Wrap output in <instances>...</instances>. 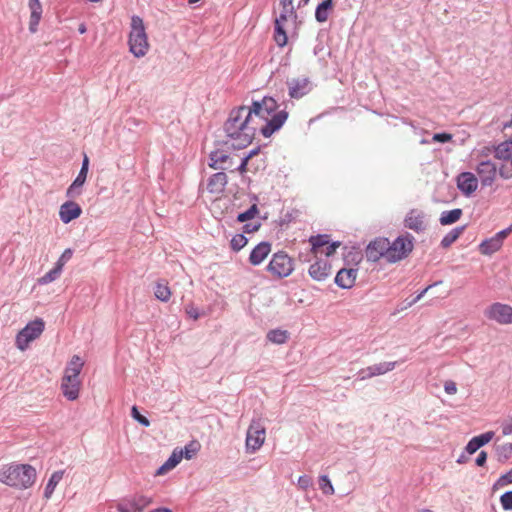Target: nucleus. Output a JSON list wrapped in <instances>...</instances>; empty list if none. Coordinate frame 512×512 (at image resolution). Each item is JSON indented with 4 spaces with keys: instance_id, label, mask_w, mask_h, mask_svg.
Wrapping results in <instances>:
<instances>
[{
    "instance_id": "nucleus-27",
    "label": "nucleus",
    "mask_w": 512,
    "mask_h": 512,
    "mask_svg": "<svg viewBox=\"0 0 512 512\" xmlns=\"http://www.w3.org/2000/svg\"><path fill=\"white\" fill-rule=\"evenodd\" d=\"M63 475H64V471L60 470V471H55L51 477L49 478L47 484H46V487L44 489V497L46 499H49L51 498L52 494L54 493L55 491V488L56 486L58 485V483L62 480L63 478Z\"/></svg>"
},
{
    "instance_id": "nucleus-38",
    "label": "nucleus",
    "mask_w": 512,
    "mask_h": 512,
    "mask_svg": "<svg viewBox=\"0 0 512 512\" xmlns=\"http://www.w3.org/2000/svg\"><path fill=\"white\" fill-rule=\"evenodd\" d=\"M247 238L243 234H236L230 241L231 249L235 252L240 251L247 244Z\"/></svg>"
},
{
    "instance_id": "nucleus-22",
    "label": "nucleus",
    "mask_w": 512,
    "mask_h": 512,
    "mask_svg": "<svg viewBox=\"0 0 512 512\" xmlns=\"http://www.w3.org/2000/svg\"><path fill=\"white\" fill-rule=\"evenodd\" d=\"M495 433L487 431L483 434L473 437L466 445L465 450L468 454L472 455L482 446L488 444L493 438Z\"/></svg>"
},
{
    "instance_id": "nucleus-51",
    "label": "nucleus",
    "mask_w": 512,
    "mask_h": 512,
    "mask_svg": "<svg viewBox=\"0 0 512 512\" xmlns=\"http://www.w3.org/2000/svg\"><path fill=\"white\" fill-rule=\"evenodd\" d=\"M500 486H504V485H507V484H511L512 483V469L507 472L506 474L502 475L498 482H497Z\"/></svg>"
},
{
    "instance_id": "nucleus-14",
    "label": "nucleus",
    "mask_w": 512,
    "mask_h": 512,
    "mask_svg": "<svg viewBox=\"0 0 512 512\" xmlns=\"http://www.w3.org/2000/svg\"><path fill=\"white\" fill-rule=\"evenodd\" d=\"M397 365L396 361L393 362H382L371 365L367 368H363L359 371L358 375L361 380L372 378L374 376L383 375L395 369Z\"/></svg>"
},
{
    "instance_id": "nucleus-45",
    "label": "nucleus",
    "mask_w": 512,
    "mask_h": 512,
    "mask_svg": "<svg viewBox=\"0 0 512 512\" xmlns=\"http://www.w3.org/2000/svg\"><path fill=\"white\" fill-rule=\"evenodd\" d=\"M131 416L143 426H149L150 424L148 419L139 412L136 406L132 407Z\"/></svg>"
},
{
    "instance_id": "nucleus-44",
    "label": "nucleus",
    "mask_w": 512,
    "mask_h": 512,
    "mask_svg": "<svg viewBox=\"0 0 512 512\" xmlns=\"http://www.w3.org/2000/svg\"><path fill=\"white\" fill-rule=\"evenodd\" d=\"M258 154V150H253L251 151L247 156H245L243 159H242V162L240 164V166L238 167V171L241 173V174H244L248 171V164H249V161L250 159L254 156Z\"/></svg>"
},
{
    "instance_id": "nucleus-17",
    "label": "nucleus",
    "mask_w": 512,
    "mask_h": 512,
    "mask_svg": "<svg viewBox=\"0 0 512 512\" xmlns=\"http://www.w3.org/2000/svg\"><path fill=\"white\" fill-rule=\"evenodd\" d=\"M227 185V175L224 172H218L208 179L206 190L211 196L217 198L221 195Z\"/></svg>"
},
{
    "instance_id": "nucleus-1",
    "label": "nucleus",
    "mask_w": 512,
    "mask_h": 512,
    "mask_svg": "<svg viewBox=\"0 0 512 512\" xmlns=\"http://www.w3.org/2000/svg\"><path fill=\"white\" fill-rule=\"evenodd\" d=\"M288 118L285 110H279L276 100L264 97L253 101L251 106L231 110L224 124V131L235 148L247 147L257 133L268 138L279 130Z\"/></svg>"
},
{
    "instance_id": "nucleus-30",
    "label": "nucleus",
    "mask_w": 512,
    "mask_h": 512,
    "mask_svg": "<svg viewBox=\"0 0 512 512\" xmlns=\"http://www.w3.org/2000/svg\"><path fill=\"white\" fill-rule=\"evenodd\" d=\"M461 216L462 210L456 208L450 211L442 212L439 221L442 225H450L457 222L461 218Z\"/></svg>"
},
{
    "instance_id": "nucleus-54",
    "label": "nucleus",
    "mask_w": 512,
    "mask_h": 512,
    "mask_svg": "<svg viewBox=\"0 0 512 512\" xmlns=\"http://www.w3.org/2000/svg\"><path fill=\"white\" fill-rule=\"evenodd\" d=\"M292 16H290L289 14H286L284 12L281 11L279 17H277L275 19V24H279V25H285L287 24L288 22V19L291 18Z\"/></svg>"
},
{
    "instance_id": "nucleus-25",
    "label": "nucleus",
    "mask_w": 512,
    "mask_h": 512,
    "mask_svg": "<svg viewBox=\"0 0 512 512\" xmlns=\"http://www.w3.org/2000/svg\"><path fill=\"white\" fill-rule=\"evenodd\" d=\"M308 241L311 245V253L314 257H317L318 255H322V249L329 244L330 236L327 234H319L311 236Z\"/></svg>"
},
{
    "instance_id": "nucleus-7",
    "label": "nucleus",
    "mask_w": 512,
    "mask_h": 512,
    "mask_svg": "<svg viewBox=\"0 0 512 512\" xmlns=\"http://www.w3.org/2000/svg\"><path fill=\"white\" fill-rule=\"evenodd\" d=\"M45 328V322L41 318H36L30 321L23 329H21L16 335L15 344L16 347L25 351L29 344L39 338Z\"/></svg>"
},
{
    "instance_id": "nucleus-58",
    "label": "nucleus",
    "mask_w": 512,
    "mask_h": 512,
    "mask_svg": "<svg viewBox=\"0 0 512 512\" xmlns=\"http://www.w3.org/2000/svg\"><path fill=\"white\" fill-rule=\"evenodd\" d=\"M171 296V292L166 288L165 291L162 290V302L167 301Z\"/></svg>"
},
{
    "instance_id": "nucleus-62",
    "label": "nucleus",
    "mask_w": 512,
    "mask_h": 512,
    "mask_svg": "<svg viewBox=\"0 0 512 512\" xmlns=\"http://www.w3.org/2000/svg\"><path fill=\"white\" fill-rule=\"evenodd\" d=\"M78 31L80 34H84L86 32V26L85 24H80L78 27Z\"/></svg>"
},
{
    "instance_id": "nucleus-49",
    "label": "nucleus",
    "mask_w": 512,
    "mask_h": 512,
    "mask_svg": "<svg viewBox=\"0 0 512 512\" xmlns=\"http://www.w3.org/2000/svg\"><path fill=\"white\" fill-rule=\"evenodd\" d=\"M444 390L447 394L449 395H454L457 393V386H456V383L454 381H446L444 383Z\"/></svg>"
},
{
    "instance_id": "nucleus-61",
    "label": "nucleus",
    "mask_w": 512,
    "mask_h": 512,
    "mask_svg": "<svg viewBox=\"0 0 512 512\" xmlns=\"http://www.w3.org/2000/svg\"><path fill=\"white\" fill-rule=\"evenodd\" d=\"M499 174L504 179H508V178L512 177V175H509V174H507V172H505L504 167L500 168Z\"/></svg>"
},
{
    "instance_id": "nucleus-40",
    "label": "nucleus",
    "mask_w": 512,
    "mask_h": 512,
    "mask_svg": "<svg viewBox=\"0 0 512 512\" xmlns=\"http://www.w3.org/2000/svg\"><path fill=\"white\" fill-rule=\"evenodd\" d=\"M30 10H31V16H30V21H29V30L32 33H35L37 31V26L41 19L42 9H40V10L30 9Z\"/></svg>"
},
{
    "instance_id": "nucleus-37",
    "label": "nucleus",
    "mask_w": 512,
    "mask_h": 512,
    "mask_svg": "<svg viewBox=\"0 0 512 512\" xmlns=\"http://www.w3.org/2000/svg\"><path fill=\"white\" fill-rule=\"evenodd\" d=\"M62 270H60L58 267H54L49 272H47L45 275L40 277L38 279V283L41 285L49 284L53 281H55L61 274Z\"/></svg>"
},
{
    "instance_id": "nucleus-10",
    "label": "nucleus",
    "mask_w": 512,
    "mask_h": 512,
    "mask_svg": "<svg viewBox=\"0 0 512 512\" xmlns=\"http://www.w3.org/2000/svg\"><path fill=\"white\" fill-rule=\"evenodd\" d=\"M366 258L371 262L384 258L388 262V239L377 238L370 242L366 248Z\"/></svg>"
},
{
    "instance_id": "nucleus-63",
    "label": "nucleus",
    "mask_w": 512,
    "mask_h": 512,
    "mask_svg": "<svg viewBox=\"0 0 512 512\" xmlns=\"http://www.w3.org/2000/svg\"><path fill=\"white\" fill-rule=\"evenodd\" d=\"M188 313L194 318V319H197L198 318V314H195V312H190L188 311Z\"/></svg>"
},
{
    "instance_id": "nucleus-13",
    "label": "nucleus",
    "mask_w": 512,
    "mask_h": 512,
    "mask_svg": "<svg viewBox=\"0 0 512 512\" xmlns=\"http://www.w3.org/2000/svg\"><path fill=\"white\" fill-rule=\"evenodd\" d=\"M89 169V158L87 155L84 156L82 167L80 169L79 174L73 183L68 187L66 195L69 198H75L81 194L80 188L84 185Z\"/></svg>"
},
{
    "instance_id": "nucleus-5",
    "label": "nucleus",
    "mask_w": 512,
    "mask_h": 512,
    "mask_svg": "<svg viewBox=\"0 0 512 512\" xmlns=\"http://www.w3.org/2000/svg\"><path fill=\"white\" fill-rule=\"evenodd\" d=\"M294 269V259L284 251L274 253L267 266L268 273L276 279H282L290 276Z\"/></svg>"
},
{
    "instance_id": "nucleus-33",
    "label": "nucleus",
    "mask_w": 512,
    "mask_h": 512,
    "mask_svg": "<svg viewBox=\"0 0 512 512\" xmlns=\"http://www.w3.org/2000/svg\"><path fill=\"white\" fill-rule=\"evenodd\" d=\"M267 339L275 344H284L288 339L286 330L274 329L268 332Z\"/></svg>"
},
{
    "instance_id": "nucleus-36",
    "label": "nucleus",
    "mask_w": 512,
    "mask_h": 512,
    "mask_svg": "<svg viewBox=\"0 0 512 512\" xmlns=\"http://www.w3.org/2000/svg\"><path fill=\"white\" fill-rule=\"evenodd\" d=\"M199 449L200 444L197 441H191L183 449H178V451L183 452V458L190 460L196 456Z\"/></svg>"
},
{
    "instance_id": "nucleus-24",
    "label": "nucleus",
    "mask_w": 512,
    "mask_h": 512,
    "mask_svg": "<svg viewBox=\"0 0 512 512\" xmlns=\"http://www.w3.org/2000/svg\"><path fill=\"white\" fill-rule=\"evenodd\" d=\"M493 151L496 159L509 162L512 165V138L495 146Z\"/></svg>"
},
{
    "instance_id": "nucleus-9",
    "label": "nucleus",
    "mask_w": 512,
    "mask_h": 512,
    "mask_svg": "<svg viewBox=\"0 0 512 512\" xmlns=\"http://www.w3.org/2000/svg\"><path fill=\"white\" fill-rule=\"evenodd\" d=\"M484 315L500 325L512 324V306L500 302H495L488 306Z\"/></svg>"
},
{
    "instance_id": "nucleus-23",
    "label": "nucleus",
    "mask_w": 512,
    "mask_h": 512,
    "mask_svg": "<svg viewBox=\"0 0 512 512\" xmlns=\"http://www.w3.org/2000/svg\"><path fill=\"white\" fill-rule=\"evenodd\" d=\"M271 252V244L269 242L259 243L250 253L249 262L254 265H260Z\"/></svg>"
},
{
    "instance_id": "nucleus-29",
    "label": "nucleus",
    "mask_w": 512,
    "mask_h": 512,
    "mask_svg": "<svg viewBox=\"0 0 512 512\" xmlns=\"http://www.w3.org/2000/svg\"><path fill=\"white\" fill-rule=\"evenodd\" d=\"M464 230H465V226H459V227L452 229L441 240V246L443 248L450 247L463 234Z\"/></svg>"
},
{
    "instance_id": "nucleus-53",
    "label": "nucleus",
    "mask_w": 512,
    "mask_h": 512,
    "mask_svg": "<svg viewBox=\"0 0 512 512\" xmlns=\"http://www.w3.org/2000/svg\"><path fill=\"white\" fill-rule=\"evenodd\" d=\"M512 232V226H510L507 229H504L498 233H496L494 236L500 240V242L503 244L504 240L507 238V236Z\"/></svg>"
},
{
    "instance_id": "nucleus-57",
    "label": "nucleus",
    "mask_w": 512,
    "mask_h": 512,
    "mask_svg": "<svg viewBox=\"0 0 512 512\" xmlns=\"http://www.w3.org/2000/svg\"><path fill=\"white\" fill-rule=\"evenodd\" d=\"M29 8L40 10L42 9V6L39 0H29Z\"/></svg>"
},
{
    "instance_id": "nucleus-60",
    "label": "nucleus",
    "mask_w": 512,
    "mask_h": 512,
    "mask_svg": "<svg viewBox=\"0 0 512 512\" xmlns=\"http://www.w3.org/2000/svg\"><path fill=\"white\" fill-rule=\"evenodd\" d=\"M244 229H245V232L250 233V232H253V231L257 230L258 229V225H253L251 227L250 224H247V225H245Z\"/></svg>"
},
{
    "instance_id": "nucleus-32",
    "label": "nucleus",
    "mask_w": 512,
    "mask_h": 512,
    "mask_svg": "<svg viewBox=\"0 0 512 512\" xmlns=\"http://www.w3.org/2000/svg\"><path fill=\"white\" fill-rule=\"evenodd\" d=\"M183 459V452L178 451V449H175L172 453V455L168 458V460L162 464V474L166 473L173 468H175Z\"/></svg>"
},
{
    "instance_id": "nucleus-35",
    "label": "nucleus",
    "mask_w": 512,
    "mask_h": 512,
    "mask_svg": "<svg viewBox=\"0 0 512 512\" xmlns=\"http://www.w3.org/2000/svg\"><path fill=\"white\" fill-rule=\"evenodd\" d=\"M495 452L500 461H506L512 455V443L495 445Z\"/></svg>"
},
{
    "instance_id": "nucleus-4",
    "label": "nucleus",
    "mask_w": 512,
    "mask_h": 512,
    "mask_svg": "<svg viewBox=\"0 0 512 512\" xmlns=\"http://www.w3.org/2000/svg\"><path fill=\"white\" fill-rule=\"evenodd\" d=\"M129 46L131 53L136 57L144 56L149 48L143 21L138 16H133L131 19Z\"/></svg>"
},
{
    "instance_id": "nucleus-46",
    "label": "nucleus",
    "mask_w": 512,
    "mask_h": 512,
    "mask_svg": "<svg viewBox=\"0 0 512 512\" xmlns=\"http://www.w3.org/2000/svg\"><path fill=\"white\" fill-rule=\"evenodd\" d=\"M501 505L505 510H512V491L505 492L500 498Z\"/></svg>"
},
{
    "instance_id": "nucleus-12",
    "label": "nucleus",
    "mask_w": 512,
    "mask_h": 512,
    "mask_svg": "<svg viewBox=\"0 0 512 512\" xmlns=\"http://www.w3.org/2000/svg\"><path fill=\"white\" fill-rule=\"evenodd\" d=\"M151 503V499L146 496H137L127 499L117 504L119 512H142Z\"/></svg>"
},
{
    "instance_id": "nucleus-3",
    "label": "nucleus",
    "mask_w": 512,
    "mask_h": 512,
    "mask_svg": "<svg viewBox=\"0 0 512 512\" xmlns=\"http://www.w3.org/2000/svg\"><path fill=\"white\" fill-rule=\"evenodd\" d=\"M84 363L79 355H73L64 368L60 389L63 396L69 401H75L79 398L82 388L80 373Z\"/></svg>"
},
{
    "instance_id": "nucleus-21",
    "label": "nucleus",
    "mask_w": 512,
    "mask_h": 512,
    "mask_svg": "<svg viewBox=\"0 0 512 512\" xmlns=\"http://www.w3.org/2000/svg\"><path fill=\"white\" fill-rule=\"evenodd\" d=\"M357 274H358V272L356 269L343 268L338 271V273L335 277V283L343 289H349V288L353 287V285L355 284Z\"/></svg>"
},
{
    "instance_id": "nucleus-59",
    "label": "nucleus",
    "mask_w": 512,
    "mask_h": 512,
    "mask_svg": "<svg viewBox=\"0 0 512 512\" xmlns=\"http://www.w3.org/2000/svg\"><path fill=\"white\" fill-rule=\"evenodd\" d=\"M430 288H431V286H428L421 293H419L417 295V297L413 300V303H416L417 301H419Z\"/></svg>"
},
{
    "instance_id": "nucleus-19",
    "label": "nucleus",
    "mask_w": 512,
    "mask_h": 512,
    "mask_svg": "<svg viewBox=\"0 0 512 512\" xmlns=\"http://www.w3.org/2000/svg\"><path fill=\"white\" fill-rule=\"evenodd\" d=\"M308 273L316 281H324L331 274V265L327 260L319 259L310 265Z\"/></svg>"
},
{
    "instance_id": "nucleus-11",
    "label": "nucleus",
    "mask_w": 512,
    "mask_h": 512,
    "mask_svg": "<svg viewBox=\"0 0 512 512\" xmlns=\"http://www.w3.org/2000/svg\"><path fill=\"white\" fill-rule=\"evenodd\" d=\"M476 172L480 178L482 186L484 187L491 186L496 180V165L489 160L481 161L476 168Z\"/></svg>"
},
{
    "instance_id": "nucleus-8",
    "label": "nucleus",
    "mask_w": 512,
    "mask_h": 512,
    "mask_svg": "<svg viewBox=\"0 0 512 512\" xmlns=\"http://www.w3.org/2000/svg\"><path fill=\"white\" fill-rule=\"evenodd\" d=\"M266 439L265 427L259 420H252L246 434V449L250 453L259 450Z\"/></svg>"
},
{
    "instance_id": "nucleus-34",
    "label": "nucleus",
    "mask_w": 512,
    "mask_h": 512,
    "mask_svg": "<svg viewBox=\"0 0 512 512\" xmlns=\"http://www.w3.org/2000/svg\"><path fill=\"white\" fill-rule=\"evenodd\" d=\"M274 40L279 47H284L287 44L288 36L285 25L275 24Z\"/></svg>"
},
{
    "instance_id": "nucleus-43",
    "label": "nucleus",
    "mask_w": 512,
    "mask_h": 512,
    "mask_svg": "<svg viewBox=\"0 0 512 512\" xmlns=\"http://www.w3.org/2000/svg\"><path fill=\"white\" fill-rule=\"evenodd\" d=\"M280 5L282 7V12L289 14L296 18V12L293 6V0H280Z\"/></svg>"
},
{
    "instance_id": "nucleus-56",
    "label": "nucleus",
    "mask_w": 512,
    "mask_h": 512,
    "mask_svg": "<svg viewBox=\"0 0 512 512\" xmlns=\"http://www.w3.org/2000/svg\"><path fill=\"white\" fill-rule=\"evenodd\" d=\"M502 434L504 436L512 434V421L502 424Z\"/></svg>"
},
{
    "instance_id": "nucleus-52",
    "label": "nucleus",
    "mask_w": 512,
    "mask_h": 512,
    "mask_svg": "<svg viewBox=\"0 0 512 512\" xmlns=\"http://www.w3.org/2000/svg\"><path fill=\"white\" fill-rule=\"evenodd\" d=\"M512 232V226H510L507 229H504L498 233H496L494 236L500 240V242L503 244L504 240L507 238V236Z\"/></svg>"
},
{
    "instance_id": "nucleus-15",
    "label": "nucleus",
    "mask_w": 512,
    "mask_h": 512,
    "mask_svg": "<svg viewBox=\"0 0 512 512\" xmlns=\"http://www.w3.org/2000/svg\"><path fill=\"white\" fill-rule=\"evenodd\" d=\"M289 88V96L291 98H301L308 94L311 90V83L308 78H293L287 82Z\"/></svg>"
},
{
    "instance_id": "nucleus-48",
    "label": "nucleus",
    "mask_w": 512,
    "mask_h": 512,
    "mask_svg": "<svg viewBox=\"0 0 512 512\" xmlns=\"http://www.w3.org/2000/svg\"><path fill=\"white\" fill-rule=\"evenodd\" d=\"M434 142L446 143L452 140V134L449 133H436L433 135Z\"/></svg>"
},
{
    "instance_id": "nucleus-47",
    "label": "nucleus",
    "mask_w": 512,
    "mask_h": 512,
    "mask_svg": "<svg viewBox=\"0 0 512 512\" xmlns=\"http://www.w3.org/2000/svg\"><path fill=\"white\" fill-rule=\"evenodd\" d=\"M341 245L340 242H331L329 241V244H327L324 249H322V254H324L325 256L329 257L331 255H333L337 248Z\"/></svg>"
},
{
    "instance_id": "nucleus-39",
    "label": "nucleus",
    "mask_w": 512,
    "mask_h": 512,
    "mask_svg": "<svg viewBox=\"0 0 512 512\" xmlns=\"http://www.w3.org/2000/svg\"><path fill=\"white\" fill-rule=\"evenodd\" d=\"M319 487L325 495H333L334 487L326 475H322L319 478Z\"/></svg>"
},
{
    "instance_id": "nucleus-64",
    "label": "nucleus",
    "mask_w": 512,
    "mask_h": 512,
    "mask_svg": "<svg viewBox=\"0 0 512 512\" xmlns=\"http://www.w3.org/2000/svg\"><path fill=\"white\" fill-rule=\"evenodd\" d=\"M188 313L194 318V319H197L198 318V314H195V312H190L188 311Z\"/></svg>"
},
{
    "instance_id": "nucleus-16",
    "label": "nucleus",
    "mask_w": 512,
    "mask_h": 512,
    "mask_svg": "<svg viewBox=\"0 0 512 512\" xmlns=\"http://www.w3.org/2000/svg\"><path fill=\"white\" fill-rule=\"evenodd\" d=\"M405 227L417 233L426 228L425 214L419 209L410 210L404 220Z\"/></svg>"
},
{
    "instance_id": "nucleus-26",
    "label": "nucleus",
    "mask_w": 512,
    "mask_h": 512,
    "mask_svg": "<svg viewBox=\"0 0 512 512\" xmlns=\"http://www.w3.org/2000/svg\"><path fill=\"white\" fill-rule=\"evenodd\" d=\"M502 243L495 236L482 241L479 245V251L483 255H492L499 251L502 247Z\"/></svg>"
},
{
    "instance_id": "nucleus-2",
    "label": "nucleus",
    "mask_w": 512,
    "mask_h": 512,
    "mask_svg": "<svg viewBox=\"0 0 512 512\" xmlns=\"http://www.w3.org/2000/svg\"><path fill=\"white\" fill-rule=\"evenodd\" d=\"M36 479V469L29 464L9 463L0 468V482L15 489H28Z\"/></svg>"
},
{
    "instance_id": "nucleus-28",
    "label": "nucleus",
    "mask_w": 512,
    "mask_h": 512,
    "mask_svg": "<svg viewBox=\"0 0 512 512\" xmlns=\"http://www.w3.org/2000/svg\"><path fill=\"white\" fill-rule=\"evenodd\" d=\"M333 7V0H324L320 3L315 11V18L318 22L323 23L328 20L329 11Z\"/></svg>"
},
{
    "instance_id": "nucleus-18",
    "label": "nucleus",
    "mask_w": 512,
    "mask_h": 512,
    "mask_svg": "<svg viewBox=\"0 0 512 512\" xmlns=\"http://www.w3.org/2000/svg\"><path fill=\"white\" fill-rule=\"evenodd\" d=\"M457 186L466 196L471 195L478 187V179L471 172H463L457 177Z\"/></svg>"
},
{
    "instance_id": "nucleus-6",
    "label": "nucleus",
    "mask_w": 512,
    "mask_h": 512,
    "mask_svg": "<svg viewBox=\"0 0 512 512\" xmlns=\"http://www.w3.org/2000/svg\"><path fill=\"white\" fill-rule=\"evenodd\" d=\"M414 249V237L409 233L398 236L393 242L388 240V263H396L407 258Z\"/></svg>"
},
{
    "instance_id": "nucleus-55",
    "label": "nucleus",
    "mask_w": 512,
    "mask_h": 512,
    "mask_svg": "<svg viewBox=\"0 0 512 512\" xmlns=\"http://www.w3.org/2000/svg\"><path fill=\"white\" fill-rule=\"evenodd\" d=\"M486 461H487V453H486L485 451H481V452L478 454L477 458H476V464H477L478 466H481V467H482V466H484V465H485Z\"/></svg>"
},
{
    "instance_id": "nucleus-31",
    "label": "nucleus",
    "mask_w": 512,
    "mask_h": 512,
    "mask_svg": "<svg viewBox=\"0 0 512 512\" xmlns=\"http://www.w3.org/2000/svg\"><path fill=\"white\" fill-rule=\"evenodd\" d=\"M229 156L222 150H216L210 154V166L214 169L223 168Z\"/></svg>"
},
{
    "instance_id": "nucleus-20",
    "label": "nucleus",
    "mask_w": 512,
    "mask_h": 512,
    "mask_svg": "<svg viewBox=\"0 0 512 512\" xmlns=\"http://www.w3.org/2000/svg\"><path fill=\"white\" fill-rule=\"evenodd\" d=\"M82 213V209L79 204L74 201H67L60 206L59 217L65 224L77 219Z\"/></svg>"
},
{
    "instance_id": "nucleus-41",
    "label": "nucleus",
    "mask_w": 512,
    "mask_h": 512,
    "mask_svg": "<svg viewBox=\"0 0 512 512\" xmlns=\"http://www.w3.org/2000/svg\"><path fill=\"white\" fill-rule=\"evenodd\" d=\"M257 212H258L257 206L252 205L247 211L240 213L237 216V220L241 223L246 222L248 220L253 219L256 216Z\"/></svg>"
},
{
    "instance_id": "nucleus-42",
    "label": "nucleus",
    "mask_w": 512,
    "mask_h": 512,
    "mask_svg": "<svg viewBox=\"0 0 512 512\" xmlns=\"http://www.w3.org/2000/svg\"><path fill=\"white\" fill-rule=\"evenodd\" d=\"M72 255L73 251L70 248L65 249L55 266L62 270L64 265L72 258Z\"/></svg>"
},
{
    "instance_id": "nucleus-50",
    "label": "nucleus",
    "mask_w": 512,
    "mask_h": 512,
    "mask_svg": "<svg viewBox=\"0 0 512 512\" xmlns=\"http://www.w3.org/2000/svg\"><path fill=\"white\" fill-rule=\"evenodd\" d=\"M311 484H312L311 478L308 476H300L298 478V486L303 490H306L307 488H309L311 486Z\"/></svg>"
}]
</instances>
